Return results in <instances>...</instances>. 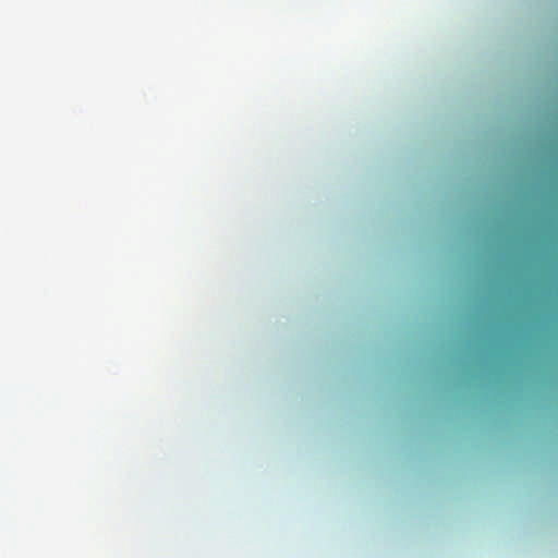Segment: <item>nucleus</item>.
Instances as JSON below:
<instances>
[{"label":"nucleus","instance_id":"obj_1","mask_svg":"<svg viewBox=\"0 0 558 558\" xmlns=\"http://www.w3.org/2000/svg\"><path fill=\"white\" fill-rule=\"evenodd\" d=\"M499 387H500V388H504L505 386H504V385H500Z\"/></svg>","mask_w":558,"mask_h":558}]
</instances>
